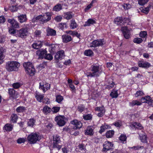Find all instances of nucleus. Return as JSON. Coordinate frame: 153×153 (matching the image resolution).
Here are the masks:
<instances>
[{
    "instance_id": "nucleus-1",
    "label": "nucleus",
    "mask_w": 153,
    "mask_h": 153,
    "mask_svg": "<svg viewBox=\"0 0 153 153\" xmlns=\"http://www.w3.org/2000/svg\"><path fill=\"white\" fill-rule=\"evenodd\" d=\"M20 64L18 62L15 61H9L7 62L5 65L6 69L8 71H18Z\"/></svg>"
},
{
    "instance_id": "nucleus-2",
    "label": "nucleus",
    "mask_w": 153,
    "mask_h": 153,
    "mask_svg": "<svg viewBox=\"0 0 153 153\" xmlns=\"http://www.w3.org/2000/svg\"><path fill=\"white\" fill-rule=\"evenodd\" d=\"M23 66L27 74L30 76H33L35 74V69L32 63L29 62H24Z\"/></svg>"
},
{
    "instance_id": "nucleus-3",
    "label": "nucleus",
    "mask_w": 153,
    "mask_h": 153,
    "mask_svg": "<svg viewBox=\"0 0 153 153\" xmlns=\"http://www.w3.org/2000/svg\"><path fill=\"white\" fill-rule=\"evenodd\" d=\"M41 139V136L39 133H32L29 135L27 139L30 144H34L37 141H39Z\"/></svg>"
},
{
    "instance_id": "nucleus-4",
    "label": "nucleus",
    "mask_w": 153,
    "mask_h": 153,
    "mask_svg": "<svg viewBox=\"0 0 153 153\" xmlns=\"http://www.w3.org/2000/svg\"><path fill=\"white\" fill-rule=\"evenodd\" d=\"M91 68L92 72L89 73L88 75H87V76L91 77L99 76L101 73L100 71V68L99 66L93 65L91 66Z\"/></svg>"
},
{
    "instance_id": "nucleus-5",
    "label": "nucleus",
    "mask_w": 153,
    "mask_h": 153,
    "mask_svg": "<svg viewBox=\"0 0 153 153\" xmlns=\"http://www.w3.org/2000/svg\"><path fill=\"white\" fill-rule=\"evenodd\" d=\"M27 29L26 27H23L19 30H17L15 36L17 37L24 38L27 34Z\"/></svg>"
},
{
    "instance_id": "nucleus-6",
    "label": "nucleus",
    "mask_w": 153,
    "mask_h": 153,
    "mask_svg": "<svg viewBox=\"0 0 153 153\" xmlns=\"http://www.w3.org/2000/svg\"><path fill=\"white\" fill-rule=\"evenodd\" d=\"M60 137L58 135L54 136L53 137V148H56L59 150L61 148V146L59 145L60 143Z\"/></svg>"
},
{
    "instance_id": "nucleus-7",
    "label": "nucleus",
    "mask_w": 153,
    "mask_h": 153,
    "mask_svg": "<svg viewBox=\"0 0 153 153\" xmlns=\"http://www.w3.org/2000/svg\"><path fill=\"white\" fill-rule=\"evenodd\" d=\"M105 44L103 39H98L93 41L90 44V47H97L100 46H102Z\"/></svg>"
},
{
    "instance_id": "nucleus-8",
    "label": "nucleus",
    "mask_w": 153,
    "mask_h": 153,
    "mask_svg": "<svg viewBox=\"0 0 153 153\" xmlns=\"http://www.w3.org/2000/svg\"><path fill=\"white\" fill-rule=\"evenodd\" d=\"M65 117L63 116H58L55 117V120L57 124L59 126H63L65 124Z\"/></svg>"
},
{
    "instance_id": "nucleus-9",
    "label": "nucleus",
    "mask_w": 153,
    "mask_h": 153,
    "mask_svg": "<svg viewBox=\"0 0 153 153\" xmlns=\"http://www.w3.org/2000/svg\"><path fill=\"white\" fill-rule=\"evenodd\" d=\"M113 146V143L109 141L105 142L103 144V150L104 151L107 152L111 149Z\"/></svg>"
},
{
    "instance_id": "nucleus-10",
    "label": "nucleus",
    "mask_w": 153,
    "mask_h": 153,
    "mask_svg": "<svg viewBox=\"0 0 153 153\" xmlns=\"http://www.w3.org/2000/svg\"><path fill=\"white\" fill-rule=\"evenodd\" d=\"M51 15L50 13L47 12L43 16H42L41 22L42 24L46 22L51 19Z\"/></svg>"
},
{
    "instance_id": "nucleus-11",
    "label": "nucleus",
    "mask_w": 153,
    "mask_h": 153,
    "mask_svg": "<svg viewBox=\"0 0 153 153\" xmlns=\"http://www.w3.org/2000/svg\"><path fill=\"white\" fill-rule=\"evenodd\" d=\"M71 123L74 126V129H79L81 128L82 126V123L80 121H79L76 120H72L71 122Z\"/></svg>"
},
{
    "instance_id": "nucleus-12",
    "label": "nucleus",
    "mask_w": 153,
    "mask_h": 153,
    "mask_svg": "<svg viewBox=\"0 0 153 153\" xmlns=\"http://www.w3.org/2000/svg\"><path fill=\"white\" fill-rule=\"evenodd\" d=\"M121 30L122 31L125 38L128 39L130 37V31L126 26L122 27Z\"/></svg>"
},
{
    "instance_id": "nucleus-13",
    "label": "nucleus",
    "mask_w": 153,
    "mask_h": 153,
    "mask_svg": "<svg viewBox=\"0 0 153 153\" xmlns=\"http://www.w3.org/2000/svg\"><path fill=\"white\" fill-rule=\"evenodd\" d=\"M65 56V52L63 50L58 51L55 56V59L59 60L63 59Z\"/></svg>"
},
{
    "instance_id": "nucleus-14",
    "label": "nucleus",
    "mask_w": 153,
    "mask_h": 153,
    "mask_svg": "<svg viewBox=\"0 0 153 153\" xmlns=\"http://www.w3.org/2000/svg\"><path fill=\"white\" fill-rule=\"evenodd\" d=\"M47 51L45 50H39L36 52V54L39 56V58L40 59L44 58L46 55Z\"/></svg>"
},
{
    "instance_id": "nucleus-15",
    "label": "nucleus",
    "mask_w": 153,
    "mask_h": 153,
    "mask_svg": "<svg viewBox=\"0 0 153 153\" xmlns=\"http://www.w3.org/2000/svg\"><path fill=\"white\" fill-rule=\"evenodd\" d=\"M8 93L10 97L12 99H14L16 98L17 93L13 88H9L8 89Z\"/></svg>"
},
{
    "instance_id": "nucleus-16",
    "label": "nucleus",
    "mask_w": 153,
    "mask_h": 153,
    "mask_svg": "<svg viewBox=\"0 0 153 153\" xmlns=\"http://www.w3.org/2000/svg\"><path fill=\"white\" fill-rule=\"evenodd\" d=\"M138 65L139 67L144 68H148L151 66L149 63L142 61H139L138 62Z\"/></svg>"
},
{
    "instance_id": "nucleus-17",
    "label": "nucleus",
    "mask_w": 153,
    "mask_h": 153,
    "mask_svg": "<svg viewBox=\"0 0 153 153\" xmlns=\"http://www.w3.org/2000/svg\"><path fill=\"white\" fill-rule=\"evenodd\" d=\"M42 42L40 41H36L31 45L32 47L36 49H38L42 47Z\"/></svg>"
},
{
    "instance_id": "nucleus-18",
    "label": "nucleus",
    "mask_w": 153,
    "mask_h": 153,
    "mask_svg": "<svg viewBox=\"0 0 153 153\" xmlns=\"http://www.w3.org/2000/svg\"><path fill=\"white\" fill-rule=\"evenodd\" d=\"M94 133V128L92 126H88L85 130V135H93Z\"/></svg>"
},
{
    "instance_id": "nucleus-19",
    "label": "nucleus",
    "mask_w": 153,
    "mask_h": 153,
    "mask_svg": "<svg viewBox=\"0 0 153 153\" xmlns=\"http://www.w3.org/2000/svg\"><path fill=\"white\" fill-rule=\"evenodd\" d=\"M13 28H18L19 27L18 23L14 19H9L7 20Z\"/></svg>"
},
{
    "instance_id": "nucleus-20",
    "label": "nucleus",
    "mask_w": 153,
    "mask_h": 153,
    "mask_svg": "<svg viewBox=\"0 0 153 153\" xmlns=\"http://www.w3.org/2000/svg\"><path fill=\"white\" fill-rule=\"evenodd\" d=\"M50 84L48 83L44 84L42 85H41V83H40L39 88L42 89L44 93L48 90L50 89Z\"/></svg>"
},
{
    "instance_id": "nucleus-21",
    "label": "nucleus",
    "mask_w": 153,
    "mask_h": 153,
    "mask_svg": "<svg viewBox=\"0 0 153 153\" xmlns=\"http://www.w3.org/2000/svg\"><path fill=\"white\" fill-rule=\"evenodd\" d=\"M63 42L64 43H67L72 40L71 36L68 35H63L62 36Z\"/></svg>"
},
{
    "instance_id": "nucleus-22",
    "label": "nucleus",
    "mask_w": 153,
    "mask_h": 153,
    "mask_svg": "<svg viewBox=\"0 0 153 153\" xmlns=\"http://www.w3.org/2000/svg\"><path fill=\"white\" fill-rule=\"evenodd\" d=\"M122 17H118L114 19V22L117 25L122 26L123 25Z\"/></svg>"
},
{
    "instance_id": "nucleus-23",
    "label": "nucleus",
    "mask_w": 153,
    "mask_h": 153,
    "mask_svg": "<svg viewBox=\"0 0 153 153\" xmlns=\"http://www.w3.org/2000/svg\"><path fill=\"white\" fill-rule=\"evenodd\" d=\"M47 33V35L48 36H55L56 33V31L55 30L48 27L46 30Z\"/></svg>"
},
{
    "instance_id": "nucleus-24",
    "label": "nucleus",
    "mask_w": 153,
    "mask_h": 153,
    "mask_svg": "<svg viewBox=\"0 0 153 153\" xmlns=\"http://www.w3.org/2000/svg\"><path fill=\"white\" fill-rule=\"evenodd\" d=\"M138 134H139L141 141L143 143H147V136L145 135L144 132H143L142 134L138 132Z\"/></svg>"
},
{
    "instance_id": "nucleus-25",
    "label": "nucleus",
    "mask_w": 153,
    "mask_h": 153,
    "mask_svg": "<svg viewBox=\"0 0 153 153\" xmlns=\"http://www.w3.org/2000/svg\"><path fill=\"white\" fill-rule=\"evenodd\" d=\"M100 129L99 131V132L102 134V133L106 129L111 128V127L108 125L105 124L102 125L100 127Z\"/></svg>"
},
{
    "instance_id": "nucleus-26",
    "label": "nucleus",
    "mask_w": 153,
    "mask_h": 153,
    "mask_svg": "<svg viewBox=\"0 0 153 153\" xmlns=\"http://www.w3.org/2000/svg\"><path fill=\"white\" fill-rule=\"evenodd\" d=\"M114 133V131L112 130H108L106 132L105 136L107 138H111L113 137Z\"/></svg>"
},
{
    "instance_id": "nucleus-27",
    "label": "nucleus",
    "mask_w": 153,
    "mask_h": 153,
    "mask_svg": "<svg viewBox=\"0 0 153 153\" xmlns=\"http://www.w3.org/2000/svg\"><path fill=\"white\" fill-rule=\"evenodd\" d=\"M18 19L19 21L22 23L25 22L27 20V18L26 15L22 14L18 16Z\"/></svg>"
},
{
    "instance_id": "nucleus-28",
    "label": "nucleus",
    "mask_w": 153,
    "mask_h": 153,
    "mask_svg": "<svg viewBox=\"0 0 153 153\" xmlns=\"http://www.w3.org/2000/svg\"><path fill=\"white\" fill-rule=\"evenodd\" d=\"M110 96L113 98L117 97L118 96L117 90H115L114 89H113L110 94Z\"/></svg>"
},
{
    "instance_id": "nucleus-29",
    "label": "nucleus",
    "mask_w": 153,
    "mask_h": 153,
    "mask_svg": "<svg viewBox=\"0 0 153 153\" xmlns=\"http://www.w3.org/2000/svg\"><path fill=\"white\" fill-rule=\"evenodd\" d=\"M151 98L150 96H148L142 98L141 100L142 102L149 104Z\"/></svg>"
},
{
    "instance_id": "nucleus-30",
    "label": "nucleus",
    "mask_w": 153,
    "mask_h": 153,
    "mask_svg": "<svg viewBox=\"0 0 153 153\" xmlns=\"http://www.w3.org/2000/svg\"><path fill=\"white\" fill-rule=\"evenodd\" d=\"M77 26L78 25L74 19H72L71 20L70 27L71 29H74L76 28Z\"/></svg>"
},
{
    "instance_id": "nucleus-31",
    "label": "nucleus",
    "mask_w": 153,
    "mask_h": 153,
    "mask_svg": "<svg viewBox=\"0 0 153 153\" xmlns=\"http://www.w3.org/2000/svg\"><path fill=\"white\" fill-rule=\"evenodd\" d=\"M96 23V22L94 20L91 19H89L87 22H85L84 26H89L93 24Z\"/></svg>"
},
{
    "instance_id": "nucleus-32",
    "label": "nucleus",
    "mask_w": 153,
    "mask_h": 153,
    "mask_svg": "<svg viewBox=\"0 0 153 153\" xmlns=\"http://www.w3.org/2000/svg\"><path fill=\"white\" fill-rule=\"evenodd\" d=\"M85 149L84 144H79V145L76 146V150L77 151L81 152L84 150Z\"/></svg>"
},
{
    "instance_id": "nucleus-33",
    "label": "nucleus",
    "mask_w": 153,
    "mask_h": 153,
    "mask_svg": "<svg viewBox=\"0 0 153 153\" xmlns=\"http://www.w3.org/2000/svg\"><path fill=\"white\" fill-rule=\"evenodd\" d=\"M73 17L72 13L70 12L66 13L64 14V17L67 20H69L71 19Z\"/></svg>"
},
{
    "instance_id": "nucleus-34",
    "label": "nucleus",
    "mask_w": 153,
    "mask_h": 153,
    "mask_svg": "<svg viewBox=\"0 0 153 153\" xmlns=\"http://www.w3.org/2000/svg\"><path fill=\"white\" fill-rule=\"evenodd\" d=\"M18 119V116L15 114H13L10 117V120L13 123H16Z\"/></svg>"
},
{
    "instance_id": "nucleus-35",
    "label": "nucleus",
    "mask_w": 153,
    "mask_h": 153,
    "mask_svg": "<svg viewBox=\"0 0 153 153\" xmlns=\"http://www.w3.org/2000/svg\"><path fill=\"white\" fill-rule=\"evenodd\" d=\"M62 9V5L60 4H57L53 8V10L56 11H60Z\"/></svg>"
},
{
    "instance_id": "nucleus-36",
    "label": "nucleus",
    "mask_w": 153,
    "mask_h": 153,
    "mask_svg": "<svg viewBox=\"0 0 153 153\" xmlns=\"http://www.w3.org/2000/svg\"><path fill=\"white\" fill-rule=\"evenodd\" d=\"M35 97L37 100L39 102H42L43 98L44 97V95L40 94H38L36 93V94Z\"/></svg>"
},
{
    "instance_id": "nucleus-37",
    "label": "nucleus",
    "mask_w": 153,
    "mask_h": 153,
    "mask_svg": "<svg viewBox=\"0 0 153 153\" xmlns=\"http://www.w3.org/2000/svg\"><path fill=\"white\" fill-rule=\"evenodd\" d=\"M4 128L6 131H10L13 129L12 126L10 124H7L5 125Z\"/></svg>"
},
{
    "instance_id": "nucleus-38",
    "label": "nucleus",
    "mask_w": 153,
    "mask_h": 153,
    "mask_svg": "<svg viewBox=\"0 0 153 153\" xmlns=\"http://www.w3.org/2000/svg\"><path fill=\"white\" fill-rule=\"evenodd\" d=\"M132 124V126L134 127H135L136 128L140 129L143 128V127L142 126V125L139 123L137 122H133Z\"/></svg>"
},
{
    "instance_id": "nucleus-39",
    "label": "nucleus",
    "mask_w": 153,
    "mask_h": 153,
    "mask_svg": "<svg viewBox=\"0 0 153 153\" xmlns=\"http://www.w3.org/2000/svg\"><path fill=\"white\" fill-rule=\"evenodd\" d=\"M22 84L20 82H17L13 83L12 85V86L14 89H17L22 86Z\"/></svg>"
},
{
    "instance_id": "nucleus-40",
    "label": "nucleus",
    "mask_w": 153,
    "mask_h": 153,
    "mask_svg": "<svg viewBox=\"0 0 153 153\" xmlns=\"http://www.w3.org/2000/svg\"><path fill=\"white\" fill-rule=\"evenodd\" d=\"M83 119L85 120H91L93 116L91 114L84 115L83 116Z\"/></svg>"
},
{
    "instance_id": "nucleus-41",
    "label": "nucleus",
    "mask_w": 153,
    "mask_h": 153,
    "mask_svg": "<svg viewBox=\"0 0 153 153\" xmlns=\"http://www.w3.org/2000/svg\"><path fill=\"white\" fill-rule=\"evenodd\" d=\"M36 122V120L33 118L29 119L27 123L28 126L33 127L34 125Z\"/></svg>"
},
{
    "instance_id": "nucleus-42",
    "label": "nucleus",
    "mask_w": 153,
    "mask_h": 153,
    "mask_svg": "<svg viewBox=\"0 0 153 153\" xmlns=\"http://www.w3.org/2000/svg\"><path fill=\"white\" fill-rule=\"evenodd\" d=\"M142 104V103L140 102L137 100H134L130 103V105L131 106H133L135 105H140Z\"/></svg>"
},
{
    "instance_id": "nucleus-43",
    "label": "nucleus",
    "mask_w": 153,
    "mask_h": 153,
    "mask_svg": "<svg viewBox=\"0 0 153 153\" xmlns=\"http://www.w3.org/2000/svg\"><path fill=\"white\" fill-rule=\"evenodd\" d=\"M123 25L127 23V25H131V22L130 19L129 18H124L123 19Z\"/></svg>"
},
{
    "instance_id": "nucleus-44",
    "label": "nucleus",
    "mask_w": 153,
    "mask_h": 153,
    "mask_svg": "<svg viewBox=\"0 0 153 153\" xmlns=\"http://www.w3.org/2000/svg\"><path fill=\"white\" fill-rule=\"evenodd\" d=\"M140 10L143 13L147 14L149 11V8L148 7H140Z\"/></svg>"
},
{
    "instance_id": "nucleus-45",
    "label": "nucleus",
    "mask_w": 153,
    "mask_h": 153,
    "mask_svg": "<svg viewBox=\"0 0 153 153\" xmlns=\"http://www.w3.org/2000/svg\"><path fill=\"white\" fill-rule=\"evenodd\" d=\"M63 100V97L60 95H58L56 96V101L59 103H60Z\"/></svg>"
},
{
    "instance_id": "nucleus-46",
    "label": "nucleus",
    "mask_w": 153,
    "mask_h": 153,
    "mask_svg": "<svg viewBox=\"0 0 153 153\" xmlns=\"http://www.w3.org/2000/svg\"><path fill=\"white\" fill-rule=\"evenodd\" d=\"M84 54L88 56H91L93 54V52L90 49L86 50L84 52Z\"/></svg>"
},
{
    "instance_id": "nucleus-47",
    "label": "nucleus",
    "mask_w": 153,
    "mask_h": 153,
    "mask_svg": "<svg viewBox=\"0 0 153 153\" xmlns=\"http://www.w3.org/2000/svg\"><path fill=\"white\" fill-rule=\"evenodd\" d=\"M26 110L25 107L20 106L17 108L16 109V111L18 113L22 112Z\"/></svg>"
},
{
    "instance_id": "nucleus-48",
    "label": "nucleus",
    "mask_w": 153,
    "mask_h": 153,
    "mask_svg": "<svg viewBox=\"0 0 153 153\" xmlns=\"http://www.w3.org/2000/svg\"><path fill=\"white\" fill-rule=\"evenodd\" d=\"M119 140L122 142H124L126 141L127 137L125 134H121L119 137Z\"/></svg>"
},
{
    "instance_id": "nucleus-49",
    "label": "nucleus",
    "mask_w": 153,
    "mask_h": 153,
    "mask_svg": "<svg viewBox=\"0 0 153 153\" xmlns=\"http://www.w3.org/2000/svg\"><path fill=\"white\" fill-rule=\"evenodd\" d=\"M44 58L48 60H51L53 59V57L51 54H47V53L46 55L45 56Z\"/></svg>"
},
{
    "instance_id": "nucleus-50",
    "label": "nucleus",
    "mask_w": 153,
    "mask_h": 153,
    "mask_svg": "<svg viewBox=\"0 0 153 153\" xmlns=\"http://www.w3.org/2000/svg\"><path fill=\"white\" fill-rule=\"evenodd\" d=\"M51 109L47 106H45L43 108V111L46 114L49 113L51 112Z\"/></svg>"
},
{
    "instance_id": "nucleus-51",
    "label": "nucleus",
    "mask_w": 153,
    "mask_h": 153,
    "mask_svg": "<svg viewBox=\"0 0 153 153\" xmlns=\"http://www.w3.org/2000/svg\"><path fill=\"white\" fill-rule=\"evenodd\" d=\"M116 126L120 128L122 125V123L121 121L118 120L116 121L113 124Z\"/></svg>"
},
{
    "instance_id": "nucleus-52",
    "label": "nucleus",
    "mask_w": 153,
    "mask_h": 153,
    "mask_svg": "<svg viewBox=\"0 0 153 153\" xmlns=\"http://www.w3.org/2000/svg\"><path fill=\"white\" fill-rule=\"evenodd\" d=\"M96 2H97L96 0H93L91 3L87 6L86 8L85 9V10H89L93 6V3Z\"/></svg>"
},
{
    "instance_id": "nucleus-53",
    "label": "nucleus",
    "mask_w": 153,
    "mask_h": 153,
    "mask_svg": "<svg viewBox=\"0 0 153 153\" xmlns=\"http://www.w3.org/2000/svg\"><path fill=\"white\" fill-rule=\"evenodd\" d=\"M144 94L143 91H137L136 94H135V96L136 97H141L143 96Z\"/></svg>"
},
{
    "instance_id": "nucleus-54",
    "label": "nucleus",
    "mask_w": 153,
    "mask_h": 153,
    "mask_svg": "<svg viewBox=\"0 0 153 153\" xmlns=\"http://www.w3.org/2000/svg\"><path fill=\"white\" fill-rule=\"evenodd\" d=\"M143 41V40L140 38H135L133 41L134 43H137V44H140Z\"/></svg>"
},
{
    "instance_id": "nucleus-55",
    "label": "nucleus",
    "mask_w": 153,
    "mask_h": 153,
    "mask_svg": "<svg viewBox=\"0 0 153 153\" xmlns=\"http://www.w3.org/2000/svg\"><path fill=\"white\" fill-rule=\"evenodd\" d=\"M85 107L83 105H79L78 107V110L81 112H82L85 109Z\"/></svg>"
},
{
    "instance_id": "nucleus-56",
    "label": "nucleus",
    "mask_w": 153,
    "mask_h": 153,
    "mask_svg": "<svg viewBox=\"0 0 153 153\" xmlns=\"http://www.w3.org/2000/svg\"><path fill=\"white\" fill-rule=\"evenodd\" d=\"M60 108L59 107H54L52 108V111L53 113H56L58 112Z\"/></svg>"
},
{
    "instance_id": "nucleus-57",
    "label": "nucleus",
    "mask_w": 153,
    "mask_h": 153,
    "mask_svg": "<svg viewBox=\"0 0 153 153\" xmlns=\"http://www.w3.org/2000/svg\"><path fill=\"white\" fill-rule=\"evenodd\" d=\"M9 9L12 12H14L17 10V7L15 5H12L10 6L9 7Z\"/></svg>"
},
{
    "instance_id": "nucleus-58",
    "label": "nucleus",
    "mask_w": 153,
    "mask_h": 153,
    "mask_svg": "<svg viewBox=\"0 0 153 153\" xmlns=\"http://www.w3.org/2000/svg\"><path fill=\"white\" fill-rule=\"evenodd\" d=\"M95 111L100 112L105 110L103 106H102L101 107H96L95 108Z\"/></svg>"
},
{
    "instance_id": "nucleus-59",
    "label": "nucleus",
    "mask_w": 153,
    "mask_h": 153,
    "mask_svg": "<svg viewBox=\"0 0 153 153\" xmlns=\"http://www.w3.org/2000/svg\"><path fill=\"white\" fill-rule=\"evenodd\" d=\"M25 141V140L23 138H19L17 140V142L19 144H21L22 143H24Z\"/></svg>"
},
{
    "instance_id": "nucleus-60",
    "label": "nucleus",
    "mask_w": 153,
    "mask_h": 153,
    "mask_svg": "<svg viewBox=\"0 0 153 153\" xmlns=\"http://www.w3.org/2000/svg\"><path fill=\"white\" fill-rule=\"evenodd\" d=\"M108 84H109V85H107V88L108 89H111L114 87L115 85L113 81H111V83L109 82Z\"/></svg>"
},
{
    "instance_id": "nucleus-61",
    "label": "nucleus",
    "mask_w": 153,
    "mask_h": 153,
    "mask_svg": "<svg viewBox=\"0 0 153 153\" xmlns=\"http://www.w3.org/2000/svg\"><path fill=\"white\" fill-rule=\"evenodd\" d=\"M147 35V33L146 31H141L140 32V36L142 38H145Z\"/></svg>"
},
{
    "instance_id": "nucleus-62",
    "label": "nucleus",
    "mask_w": 153,
    "mask_h": 153,
    "mask_svg": "<svg viewBox=\"0 0 153 153\" xmlns=\"http://www.w3.org/2000/svg\"><path fill=\"white\" fill-rule=\"evenodd\" d=\"M123 7L125 9L128 10L131 8V6L129 4L124 3L123 5Z\"/></svg>"
},
{
    "instance_id": "nucleus-63",
    "label": "nucleus",
    "mask_w": 153,
    "mask_h": 153,
    "mask_svg": "<svg viewBox=\"0 0 153 153\" xmlns=\"http://www.w3.org/2000/svg\"><path fill=\"white\" fill-rule=\"evenodd\" d=\"M148 1V0H139L138 1V3L142 5H143L146 3Z\"/></svg>"
},
{
    "instance_id": "nucleus-64",
    "label": "nucleus",
    "mask_w": 153,
    "mask_h": 153,
    "mask_svg": "<svg viewBox=\"0 0 153 153\" xmlns=\"http://www.w3.org/2000/svg\"><path fill=\"white\" fill-rule=\"evenodd\" d=\"M41 33V31L39 30H36L34 33V35L36 37H39Z\"/></svg>"
}]
</instances>
